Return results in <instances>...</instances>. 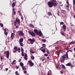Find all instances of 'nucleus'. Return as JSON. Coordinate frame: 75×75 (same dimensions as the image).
I'll return each instance as SVG.
<instances>
[{"label": "nucleus", "mask_w": 75, "mask_h": 75, "mask_svg": "<svg viewBox=\"0 0 75 75\" xmlns=\"http://www.w3.org/2000/svg\"><path fill=\"white\" fill-rule=\"evenodd\" d=\"M56 49V50H58V49H59V47H55Z\"/></svg>", "instance_id": "obj_53"}, {"label": "nucleus", "mask_w": 75, "mask_h": 75, "mask_svg": "<svg viewBox=\"0 0 75 75\" xmlns=\"http://www.w3.org/2000/svg\"><path fill=\"white\" fill-rule=\"evenodd\" d=\"M24 59H25V60H27L28 59V58L26 57H24Z\"/></svg>", "instance_id": "obj_44"}, {"label": "nucleus", "mask_w": 75, "mask_h": 75, "mask_svg": "<svg viewBox=\"0 0 75 75\" xmlns=\"http://www.w3.org/2000/svg\"><path fill=\"white\" fill-rule=\"evenodd\" d=\"M29 26L32 28H34V25H33L31 23H30L29 24Z\"/></svg>", "instance_id": "obj_16"}, {"label": "nucleus", "mask_w": 75, "mask_h": 75, "mask_svg": "<svg viewBox=\"0 0 75 75\" xmlns=\"http://www.w3.org/2000/svg\"><path fill=\"white\" fill-rule=\"evenodd\" d=\"M30 58L33 60L34 59V57L33 56H30Z\"/></svg>", "instance_id": "obj_25"}, {"label": "nucleus", "mask_w": 75, "mask_h": 75, "mask_svg": "<svg viewBox=\"0 0 75 75\" xmlns=\"http://www.w3.org/2000/svg\"><path fill=\"white\" fill-rule=\"evenodd\" d=\"M13 50H15V51H13V52L14 53H16V52L18 51V48H17V47L15 46L13 48Z\"/></svg>", "instance_id": "obj_8"}, {"label": "nucleus", "mask_w": 75, "mask_h": 75, "mask_svg": "<svg viewBox=\"0 0 75 75\" xmlns=\"http://www.w3.org/2000/svg\"><path fill=\"white\" fill-rule=\"evenodd\" d=\"M1 61H3V57L2 56H1Z\"/></svg>", "instance_id": "obj_55"}, {"label": "nucleus", "mask_w": 75, "mask_h": 75, "mask_svg": "<svg viewBox=\"0 0 75 75\" xmlns=\"http://www.w3.org/2000/svg\"><path fill=\"white\" fill-rule=\"evenodd\" d=\"M19 15L20 16H21V17H22L23 16V15L21 14V13H19Z\"/></svg>", "instance_id": "obj_48"}, {"label": "nucleus", "mask_w": 75, "mask_h": 75, "mask_svg": "<svg viewBox=\"0 0 75 75\" xmlns=\"http://www.w3.org/2000/svg\"><path fill=\"white\" fill-rule=\"evenodd\" d=\"M47 58L48 59H49V60H50V57H47Z\"/></svg>", "instance_id": "obj_59"}, {"label": "nucleus", "mask_w": 75, "mask_h": 75, "mask_svg": "<svg viewBox=\"0 0 75 75\" xmlns=\"http://www.w3.org/2000/svg\"><path fill=\"white\" fill-rule=\"evenodd\" d=\"M62 28H63L64 31H65V30H66V28H67L66 25H63Z\"/></svg>", "instance_id": "obj_12"}, {"label": "nucleus", "mask_w": 75, "mask_h": 75, "mask_svg": "<svg viewBox=\"0 0 75 75\" xmlns=\"http://www.w3.org/2000/svg\"><path fill=\"white\" fill-rule=\"evenodd\" d=\"M56 68H59V65H57L56 66Z\"/></svg>", "instance_id": "obj_58"}, {"label": "nucleus", "mask_w": 75, "mask_h": 75, "mask_svg": "<svg viewBox=\"0 0 75 75\" xmlns=\"http://www.w3.org/2000/svg\"><path fill=\"white\" fill-rule=\"evenodd\" d=\"M67 4H69V1H67Z\"/></svg>", "instance_id": "obj_62"}, {"label": "nucleus", "mask_w": 75, "mask_h": 75, "mask_svg": "<svg viewBox=\"0 0 75 75\" xmlns=\"http://www.w3.org/2000/svg\"><path fill=\"white\" fill-rule=\"evenodd\" d=\"M16 68H17V69H18L19 67L18 66H16Z\"/></svg>", "instance_id": "obj_61"}, {"label": "nucleus", "mask_w": 75, "mask_h": 75, "mask_svg": "<svg viewBox=\"0 0 75 75\" xmlns=\"http://www.w3.org/2000/svg\"><path fill=\"white\" fill-rule=\"evenodd\" d=\"M47 14H48V16H52V13L50 12H48Z\"/></svg>", "instance_id": "obj_21"}, {"label": "nucleus", "mask_w": 75, "mask_h": 75, "mask_svg": "<svg viewBox=\"0 0 75 75\" xmlns=\"http://www.w3.org/2000/svg\"><path fill=\"white\" fill-rule=\"evenodd\" d=\"M24 39L23 38H21L19 40V43L23 42Z\"/></svg>", "instance_id": "obj_15"}, {"label": "nucleus", "mask_w": 75, "mask_h": 75, "mask_svg": "<svg viewBox=\"0 0 75 75\" xmlns=\"http://www.w3.org/2000/svg\"><path fill=\"white\" fill-rule=\"evenodd\" d=\"M18 34L20 36L21 35L24 36V33H23V32L22 30L19 31H18Z\"/></svg>", "instance_id": "obj_5"}, {"label": "nucleus", "mask_w": 75, "mask_h": 75, "mask_svg": "<svg viewBox=\"0 0 75 75\" xmlns=\"http://www.w3.org/2000/svg\"><path fill=\"white\" fill-rule=\"evenodd\" d=\"M22 69L24 71V70H26V68L24 67H22Z\"/></svg>", "instance_id": "obj_27"}, {"label": "nucleus", "mask_w": 75, "mask_h": 75, "mask_svg": "<svg viewBox=\"0 0 75 75\" xmlns=\"http://www.w3.org/2000/svg\"><path fill=\"white\" fill-rule=\"evenodd\" d=\"M21 52H24V49L22 47L21 48Z\"/></svg>", "instance_id": "obj_35"}, {"label": "nucleus", "mask_w": 75, "mask_h": 75, "mask_svg": "<svg viewBox=\"0 0 75 75\" xmlns=\"http://www.w3.org/2000/svg\"><path fill=\"white\" fill-rule=\"evenodd\" d=\"M4 34L6 35L7 36V34L8 33L7 32H6V31H7V29L5 28L4 29Z\"/></svg>", "instance_id": "obj_11"}, {"label": "nucleus", "mask_w": 75, "mask_h": 75, "mask_svg": "<svg viewBox=\"0 0 75 75\" xmlns=\"http://www.w3.org/2000/svg\"><path fill=\"white\" fill-rule=\"evenodd\" d=\"M34 32L37 35H38V34H39V32L38 31V30L36 29L34 30Z\"/></svg>", "instance_id": "obj_10"}, {"label": "nucleus", "mask_w": 75, "mask_h": 75, "mask_svg": "<svg viewBox=\"0 0 75 75\" xmlns=\"http://www.w3.org/2000/svg\"><path fill=\"white\" fill-rule=\"evenodd\" d=\"M24 57H28V56H27V54H25Z\"/></svg>", "instance_id": "obj_47"}, {"label": "nucleus", "mask_w": 75, "mask_h": 75, "mask_svg": "<svg viewBox=\"0 0 75 75\" xmlns=\"http://www.w3.org/2000/svg\"><path fill=\"white\" fill-rule=\"evenodd\" d=\"M62 66L63 68L65 69V66H64V65H62Z\"/></svg>", "instance_id": "obj_32"}, {"label": "nucleus", "mask_w": 75, "mask_h": 75, "mask_svg": "<svg viewBox=\"0 0 75 75\" xmlns=\"http://www.w3.org/2000/svg\"><path fill=\"white\" fill-rule=\"evenodd\" d=\"M69 52V50H68L66 54V57L67 59H68V53Z\"/></svg>", "instance_id": "obj_14"}, {"label": "nucleus", "mask_w": 75, "mask_h": 75, "mask_svg": "<svg viewBox=\"0 0 75 75\" xmlns=\"http://www.w3.org/2000/svg\"><path fill=\"white\" fill-rule=\"evenodd\" d=\"M57 52H58V53H60V52H61V50H59Z\"/></svg>", "instance_id": "obj_60"}, {"label": "nucleus", "mask_w": 75, "mask_h": 75, "mask_svg": "<svg viewBox=\"0 0 75 75\" xmlns=\"http://www.w3.org/2000/svg\"><path fill=\"white\" fill-rule=\"evenodd\" d=\"M47 54H50V52L48 50H47Z\"/></svg>", "instance_id": "obj_57"}, {"label": "nucleus", "mask_w": 75, "mask_h": 75, "mask_svg": "<svg viewBox=\"0 0 75 75\" xmlns=\"http://www.w3.org/2000/svg\"><path fill=\"white\" fill-rule=\"evenodd\" d=\"M19 43L20 44V45L21 47H23V46H24V44H23V43L21 42V43Z\"/></svg>", "instance_id": "obj_24"}, {"label": "nucleus", "mask_w": 75, "mask_h": 75, "mask_svg": "<svg viewBox=\"0 0 75 75\" xmlns=\"http://www.w3.org/2000/svg\"><path fill=\"white\" fill-rule=\"evenodd\" d=\"M42 41L43 42H46V40L45 39H42Z\"/></svg>", "instance_id": "obj_31"}, {"label": "nucleus", "mask_w": 75, "mask_h": 75, "mask_svg": "<svg viewBox=\"0 0 75 75\" xmlns=\"http://www.w3.org/2000/svg\"><path fill=\"white\" fill-rule=\"evenodd\" d=\"M15 3H13L12 4V7H14L15 6H16V5H15Z\"/></svg>", "instance_id": "obj_22"}, {"label": "nucleus", "mask_w": 75, "mask_h": 75, "mask_svg": "<svg viewBox=\"0 0 75 75\" xmlns=\"http://www.w3.org/2000/svg\"><path fill=\"white\" fill-rule=\"evenodd\" d=\"M34 65V64L32 62V63L30 64V66H31V67H33V66Z\"/></svg>", "instance_id": "obj_28"}, {"label": "nucleus", "mask_w": 75, "mask_h": 75, "mask_svg": "<svg viewBox=\"0 0 75 75\" xmlns=\"http://www.w3.org/2000/svg\"><path fill=\"white\" fill-rule=\"evenodd\" d=\"M28 40L31 42L30 43L31 44H33V43L34 42H35V40L34 38H32V39L30 38L29 39H28Z\"/></svg>", "instance_id": "obj_3"}, {"label": "nucleus", "mask_w": 75, "mask_h": 75, "mask_svg": "<svg viewBox=\"0 0 75 75\" xmlns=\"http://www.w3.org/2000/svg\"><path fill=\"white\" fill-rule=\"evenodd\" d=\"M21 18L22 21H23V20H24V17L23 16H21Z\"/></svg>", "instance_id": "obj_38"}, {"label": "nucleus", "mask_w": 75, "mask_h": 75, "mask_svg": "<svg viewBox=\"0 0 75 75\" xmlns=\"http://www.w3.org/2000/svg\"><path fill=\"white\" fill-rule=\"evenodd\" d=\"M13 15H16V11L13 10Z\"/></svg>", "instance_id": "obj_26"}, {"label": "nucleus", "mask_w": 75, "mask_h": 75, "mask_svg": "<svg viewBox=\"0 0 75 75\" xmlns=\"http://www.w3.org/2000/svg\"><path fill=\"white\" fill-rule=\"evenodd\" d=\"M47 5L50 8H51L53 6L54 7H56V5L57 6V3L56 2V0H52L51 2V1H49L47 3Z\"/></svg>", "instance_id": "obj_1"}, {"label": "nucleus", "mask_w": 75, "mask_h": 75, "mask_svg": "<svg viewBox=\"0 0 75 75\" xmlns=\"http://www.w3.org/2000/svg\"><path fill=\"white\" fill-rule=\"evenodd\" d=\"M61 33L62 35H63V36H64V37H65V33H64V32H62Z\"/></svg>", "instance_id": "obj_20"}, {"label": "nucleus", "mask_w": 75, "mask_h": 75, "mask_svg": "<svg viewBox=\"0 0 75 75\" xmlns=\"http://www.w3.org/2000/svg\"><path fill=\"white\" fill-rule=\"evenodd\" d=\"M61 74H64V71H62V70L60 71Z\"/></svg>", "instance_id": "obj_45"}, {"label": "nucleus", "mask_w": 75, "mask_h": 75, "mask_svg": "<svg viewBox=\"0 0 75 75\" xmlns=\"http://www.w3.org/2000/svg\"><path fill=\"white\" fill-rule=\"evenodd\" d=\"M24 74H26V73H27V71H24Z\"/></svg>", "instance_id": "obj_51"}, {"label": "nucleus", "mask_w": 75, "mask_h": 75, "mask_svg": "<svg viewBox=\"0 0 75 75\" xmlns=\"http://www.w3.org/2000/svg\"><path fill=\"white\" fill-rule=\"evenodd\" d=\"M28 62L30 64L31 63H32V61H31V60H29L28 61Z\"/></svg>", "instance_id": "obj_40"}, {"label": "nucleus", "mask_w": 75, "mask_h": 75, "mask_svg": "<svg viewBox=\"0 0 75 75\" xmlns=\"http://www.w3.org/2000/svg\"><path fill=\"white\" fill-rule=\"evenodd\" d=\"M28 33L32 37H35V33L33 31H28Z\"/></svg>", "instance_id": "obj_4"}, {"label": "nucleus", "mask_w": 75, "mask_h": 75, "mask_svg": "<svg viewBox=\"0 0 75 75\" xmlns=\"http://www.w3.org/2000/svg\"><path fill=\"white\" fill-rule=\"evenodd\" d=\"M51 75V74H50V73H49V72H48L47 73V75Z\"/></svg>", "instance_id": "obj_63"}, {"label": "nucleus", "mask_w": 75, "mask_h": 75, "mask_svg": "<svg viewBox=\"0 0 75 75\" xmlns=\"http://www.w3.org/2000/svg\"><path fill=\"white\" fill-rule=\"evenodd\" d=\"M9 39H10L9 37L7 38V39L6 40H7V41H8V42H9Z\"/></svg>", "instance_id": "obj_34"}, {"label": "nucleus", "mask_w": 75, "mask_h": 75, "mask_svg": "<svg viewBox=\"0 0 75 75\" xmlns=\"http://www.w3.org/2000/svg\"><path fill=\"white\" fill-rule=\"evenodd\" d=\"M13 11H14V10H16V8H14L13 9Z\"/></svg>", "instance_id": "obj_52"}, {"label": "nucleus", "mask_w": 75, "mask_h": 75, "mask_svg": "<svg viewBox=\"0 0 75 75\" xmlns=\"http://www.w3.org/2000/svg\"><path fill=\"white\" fill-rule=\"evenodd\" d=\"M0 24V25L1 26V27H3V24L1 23Z\"/></svg>", "instance_id": "obj_43"}, {"label": "nucleus", "mask_w": 75, "mask_h": 75, "mask_svg": "<svg viewBox=\"0 0 75 75\" xmlns=\"http://www.w3.org/2000/svg\"><path fill=\"white\" fill-rule=\"evenodd\" d=\"M73 3L74 4V5H75V0H74L73 1Z\"/></svg>", "instance_id": "obj_49"}, {"label": "nucleus", "mask_w": 75, "mask_h": 75, "mask_svg": "<svg viewBox=\"0 0 75 75\" xmlns=\"http://www.w3.org/2000/svg\"><path fill=\"white\" fill-rule=\"evenodd\" d=\"M66 54L65 55H64L62 56V59H61V62H62V61L63 62L65 60V59H66Z\"/></svg>", "instance_id": "obj_7"}, {"label": "nucleus", "mask_w": 75, "mask_h": 75, "mask_svg": "<svg viewBox=\"0 0 75 75\" xmlns=\"http://www.w3.org/2000/svg\"><path fill=\"white\" fill-rule=\"evenodd\" d=\"M30 52H31V53H32V54H34V53H35V52L33 51V50H30Z\"/></svg>", "instance_id": "obj_33"}, {"label": "nucleus", "mask_w": 75, "mask_h": 75, "mask_svg": "<svg viewBox=\"0 0 75 75\" xmlns=\"http://www.w3.org/2000/svg\"><path fill=\"white\" fill-rule=\"evenodd\" d=\"M14 23L18 24L19 25H20V20L18 18H16L15 21H14Z\"/></svg>", "instance_id": "obj_2"}, {"label": "nucleus", "mask_w": 75, "mask_h": 75, "mask_svg": "<svg viewBox=\"0 0 75 75\" xmlns=\"http://www.w3.org/2000/svg\"><path fill=\"white\" fill-rule=\"evenodd\" d=\"M38 35H39L40 37H42L43 36V34H42V33L41 30H39V34Z\"/></svg>", "instance_id": "obj_9"}, {"label": "nucleus", "mask_w": 75, "mask_h": 75, "mask_svg": "<svg viewBox=\"0 0 75 75\" xmlns=\"http://www.w3.org/2000/svg\"><path fill=\"white\" fill-rule=\"evenodd\" d=\"M21 55L22 57H23V56H24V52H22Z\"/></svg>", "instance_id": "obj_42"}, {"label": "nucleus", "mask_w": 75, "mask_h": 75, "mask_svg": "<svg viewBox=\"0 0 75 75\" xmlns=\"http://www.w3.org/2000/svg\"><path fill=\"white\" fill-rule=\"evenodd\" d=\"M14 35H15V34H14V33H12L11 35V38L13 39V38L14 37Z\"/></svg>", "instance_id": "obj_13"}, {"label": "nucleus", "mask_w": 75, "mask_h": 75, "mask_svg": "<svg viewBox=\"0 0 75 75\" xmlns=\"http://www.w3.org/2000/svg\"><path fill=\"white\" fill-rule=\"evenodd\" d=\"M15 74L16 75L17 74H18V71H16L15 72Z\"/></svg>", "instance_id": "obj_54"}, {"label": "nucleus", "mask_w": 75, "mask_h": 75, "mask_svg": "<svg viewBox=\"0 0 75 75\" xmlns=\"http://www.w3.org/2000/svg\"><path fill=\"white\" fill-rule=\"evenodd\" d=\"M62 11H63V13H66V11L65 10H62Z\"/></svg>", "instance_id": "obj_41"}, {"label": "nucleus", "mask_w": 75, "mask_h": 75, "mask_svg": "<svg viewBox=\"0 0 75 75\" xmlns=\"http://www.w3.org/2000/svg\"><path fill=\"white\" fill-rule=\"evenodd\" d=\"M41 51H42V52H45L46 50H45L44 49H42V50L41 49Z\"/></svg>", "instance_id": "obj_23"}, {"label": "nucleus", "mask_w": 75, "mask_h": 75, "mask_svg": "<svg viewBox=\"0 0 75 75\" xmlns=\"http://www.w3.org/2000/svg\"><path fill=\"white\" fill-rule=\"evenodd\" d=\"M9 51H5L4 52V54H6V57L7 58H8L9 57Z\"/></svg>", "instance_id": "obj_6"}, {"label": "nucleus", "mask_w": 75, "mask_h": 75, "mask_svg": "<svg viewBox=\"0 0 75 75\" xmlns=\"http://www.w3.org/2000/svg\"><path fill=\"white\" fill-rule=\"evenodd\" d=\"M16 60H13V62L12 63V65H14V64H16Z\"/></svg>", "instance_id": "obj_18"}, {"label": "nucleus", "mask_w": 75, "mask_h": 75, "mask_svg": "<svg viewBox=\"0 0 75 75\" xmlns=\"http://www.w3.org/2000/svg\"><path fill=\"white\" fill-rule=\"evenodd\" d=\"M57 55H59V53H58L57 52Z\"/></svg>", "instance_id": "obj_64"}, {"label": "nucleus", "mask_w": 75, "mask_h": 75, "mask_svg": "<svg viewBox=\"0 0 75 75\" xmlns=\"http://www.w3.org/2000/svg\"><path fill=\"white\" fill-rule=\"evenodd\" d=\"M60 25H61V24L62 25L64 24V23L63 22H61L60 23Z\"/></svg>", "instance_id": "obj_39"}, {"label": "nucleus", "mask_w": 75, "mask_h": 75, "mask_svg": "<svg viewBox=\"0 0 75 75\" xmlns=\"http://www.w3.org/2000/svg\"><path fill=\"white\" fill-rule=\"evenodd\" d=\"M67 7V8H69V4H67V5H66Z\"/></svg>", "instance_id": "obj_37"}, {"label": "nucleus", "mask_w": 75, "mask_h": 75, "mask_svg": "<svg viewBox=\"0 0 75 75\" xmlns=\"http://www.w3.org/2000/svg\"><path fill=\"white\" fill-rule=\"evenodd\" d=\"M72 65L71 63H68L67 64H66V66H68L69 67H71V66Z\"/></svg>", "instance_id": "obj_17"}, {"label": "nucleus", "mask_w": 75, "mask_h": 75, "mask_svg": "<svg viewBox=\"0 0 75 75\" xmlns=\"http://www.w3.org/2000/svg\"><path fill=\"white\" fill-rule=\"evenodd\" d=\"M18 52H20V49L19 48H18Z\"/></svg>", "instance_id": "obj_46"}, {"label": "nucleus", "mask_w": 75, "mask_h": 75, "mask_svg": "<svg viewBox=\"0 0 75 75\" xmlns=\"http://www.w3.org/2000/svg\"><path fill=\"white\" fill-rule=\"evenodd\" d=\"M69 49V48L67 47L65 48V50H68Z\"/></svg>", "instance_id": "obj_50"}, {"label": "nucleus", "mask_w": 75, "mask_h": 75, "mask_svg": "<svg viewBox=\"0 0 75 75\" xmlns=\"http://www.w3.org/2000/svg\"><path fill=\"white\" fill-rule=\"evenodd\" d=\"M21 59H19L18 61V62H21Z\"/></svg>", "instance_id": "obj_56"}, {"label": "nucleus", "mask_w": 75, "mask_h": 75, "mask_svg": "<svg viewBox=\"0 0 75 75\" xmlns=\"http://www.w3.org/2000/svg\"><path fill=\"white\" fill-rule=\"evenodd\" d=\"M75 42H71L69 43V45H71V44H74Z\"/></svg>", "instance_id": "obj_30"}, {"label": "nucleus", "mask_w": 75, "mask_h": 75, "mask_svg": "<svg viewBox=\"0 0 75 75\" xmlns=\"http://www.w3.org/2000/svg\"><path fill=\"white\" fill-rule=\"evenodd\" d=\"M42 46L43 47H46V45L45 44H43L42 45Z\"/></svg>", "instance_id": "obj_29"}, {"label": "nucleus", "mask_w": 75, "mask_h": 75, "mask_svg": "<svg viewBox=\"0 0 75 75\" xmlns=\"http://www.w3.org/2000/svg\"><path fill=\"white\" fill-rule=\"evenodd\" d=\"M20 65H21V67H23V66H24V64H23V63H22V62H21L20 63Z\"/></svg>", "instance_id": "obj_19"}, {"label": "nucleus", "mask_w": 75, "mask_h": 75, "mask_svg": "<svg viewBox=\"0 0 75 75\" xmlns=\"http://www.w3.org/2000/svg\"><path fill=\"white\" fill-rule=\"evenodd\" d=\"M48 55V54L47 53L45 54H44V56H45V57H47Z\"/></svg>", "instance_id": "obj_36"}]
</instances>
